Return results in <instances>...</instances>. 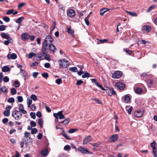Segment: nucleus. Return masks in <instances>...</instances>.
<instances>
[{
	"instance_id": "5",
	"label": "nucleus",
	"mask_w": 157,
	"mask_h": 157,
	"mask_svg": "<svg viewBox=\"0 0 157 157\" xmlns=\"http://www.w3.org/2000/svg\"><path fill=\"white\" fill-rule=\"evenodd\" d=\"M21 36L22 40L24 41L28 40L30 37V35L27 33H22Z\"/></svg>"
},
{
	"instance_id": "29",
	"label": "nucleus",
	"mask_w": 157,
	"mask_h": 157,
	"mask_svg": "<svg viewBox=\"0 0 157 157\" xmlns=\"http://www.w3.org/2000/svg\"><path fill=\"white\" fill-rule=\"evenodd\" d=\"M127 12L128 14L129 15L132 16L136 17L137 16V14L131 11H127Z\"/></svg>"
},
{
	"instance_id": "16",
	"label": "nucleus",
	"mask_w": 157,
	"mask_h": 157,
	"mask_svg": "<svg viewBox=\"0 0 157 157\" xmlns=\"http://www.w3.org/2000/svg\"><path fill=\"white\" fill-rule=\"evenodd\" d=\"M7 57L9 59H14L17 58V55L16 54L14 53L11 54H9L7 56Z\"/></svg>"
},
{
	"instance_id": "10",
	"label": "nucleus",
	"mask_w": 157,
	"mask_h": 157,
	"mask_svg": "<svg viewBox=\"0 0 157 157\" xmlns=\"http://www.w3.org/2000/svg\"><path fill=\"white\" fill-rule=\"evenodd\" d=\"M48 48L49 50L53 53H54L57 50L55 46L53 44H49L48 45Z\"/></svg>"
},
{
	"instance_id": "23",
	"label": "nucleus",
	"mask_w": 157,
	"mask_h": 157,
	"mask_svg": "<svg viewBox=\"0 0 157 157\" xmlns=\"http://www.w3.org/2000/svg\"><path fill=\"white\" fill-rule=\"evenodd\" d=\"M148 87H151L153 84V80L148 79L146 81Z\"/></svg>"
},
{
	"instance_id": "40",
	"label": "nucleus",
	"mask_w": 157,
	"mask_h": 157,
	"mask_svg": "<svg viewBox=\"0 0 157 157\" xmlns=\"http://www.w3.org/2000/svg\"><path fill=\"white\" fill-rule=\"evenodd\" d=\"M3 114L6 116H9L10 114V111L5 110L3 112Z\"/></svg>"
},
{
	"instance_id": "7",
	"label": "nucleus",
	"mask_w": 157,
	"mask_h": 157,
	"mask_svg": "<svg viewBox=\"0 0 157 157\" xmlns=\"http://www.w3.org/2000/svg\"><path fill=\"white\" fill-rule=\"evenodd\" d=\"M47 46H48L47 45L46 43H42L41 51L42 54L44 56L47 54Z\"/></svg>"
},
{
	"instance_id": "35",
	"label": "nucleus",
	"mask_w": 157,
	"mask_h": 157,
	"mask_svg": "<svg viewBox=\"0 0 157 157\" xmlns=\"http://www.w3.org/2000/svg\"><path fill=\"white\" fill-rule=\"evenodd\" d=\"M107 11L105 8H103L100 10V14L101 15H103L104 13Z\"/></svg>"
},
{
	"instance_id": "58",
	"label": "nucleus",
	"mask_w": 157,
	"mask_h": 157,
	"mask_svg": "<svg viewBox=\"0 0 157 157\" xmlns=\"http://www.w3.org/2000/svg\"><path fill=\"white\" fill-rule=\"evenodd\" d=\"M14 12V10L13 9L9 10L8 11L6 12V14L7 15H9L10 14H11L13 13Z\"/></svg>"
},
{
	"instance_id": "63",
	"label": "nucleus",
	"mask_w": 157,
	"mask_h": 157,
	"mask_svg": "<svg viewBox=\"0 0 157 157\" xmlns=\"http://www.w3.org/2000/svg\"><path fill=\"white\" fill-rule=\"evenodd\" d=\"M24 135H25V136H24V137H26L27 138L28 137L30 136V133H29L27 132H25Z\"/></svg>"
},
{
	"instance_id": "61",
	"label": "nucleus",
	"mask_w": 157,
	"mask_h": 157,
	"mask_svg": "<svg viewBox=\"0 0 157 157\" xmlns=\"http://www.w3.org/2000/svg\"><path fill=\"white\" fill-rule=\"evenodd\" d=\"M64 149L66 151H68L70 149V146L69 145H67L64 146Z\"/></svg>"
},
{
	"instance_id": "50",
	"label": "nucleus",
	"mask_w": 157,
	"mask_h": 157,
	"mask_svg": "<svg viewBox=\"0 0 157 157\" xmlns=\"http://www.w3.org/2000/svg\"><path fill=\"white\" fill-rule=\"evenodd\" d=\"M42 76L44 78H47L48 76V75L47 73H44L42 74Z\"/></svg>"
},
{
	"instance_id": "25",
	"label": "nucleus",
	"mask_w": 157,
	"mask_h": 157,
	"mask_svg": "<svg viewBox=\"0 0 157 157\" xmlns=\"http://www.w3.org/2000/svg\"><path fill=\"white\" fill-rule=\"evenodd\" d=\"M135 91L136 94H140L142 93V89L138 87L135 90Z\"/></svg>"
},
{
	"instance_id": "8",
	"label": "nucleus",
	"mask_w": 157,
	"mask_h": 157,
	"mask_svg": "<svg viewBox=\"0 0 157 157\" xmlns=\"http://www.w3.org/2000/svg\"><path fill=\"white\" fill-rule=\"evenodd\" d=\"M106 92L109 96H111L113 95H116V93L113 88H108L105 89Z\"/></svg>"
},
{
	"instance_id": "18",
	"label": "nucleus",
	"mask_w": 157,
	"mask_h": 157,
	"mask_svg": "<svg viewBox=\"0 0 157 157\" xmlns=\"http://www.w3.org/2000/svg\"><path fill=\"white\" fill-rule=\"evenodd\" d=\"M151 29V26L148 25L144 26L142 28L143 31H146L147 32H149Z\"/></svg>"
},
{
	"instance_id": "17",
	"label": "nucleus",
	"mask_w": 157,
	"mask_h": 157,
	"mask_svg": "<svg viewBox=\"0 0 157 157\" xmlns=\"http://www.w3.org/2000/svg\"><path fill=\"white\" fill-rule=\"evenodd\" d=\"M1 36L3 38L7 40L11 39V38L9 37V34L8 33H1Z\"/></svg>"
},
{
	"instance_id": "55",
	"label": "nucleus",
	"mask_w": 157,
	"mask_h": 157,
	"mask_svg": "<svg viewBox=\"0 0 157 157\" xmlns=\"http://www.w3.org/2000/svg\"><path fill=\"white\" fill-rule=\"evenodd\" d=\"M30 115L31 116V117L33 119H35L36 118V115L35 113L34 112H31L30 113Z\"/></svg>"
},
{
	"instance_id": "53",
	"label": "nucleus",
	"mask_w": 157,
	"mask_h": 157,
	"mask_svg": "<svg viewBox=\"0 0 157 157\" xmlns=\"http://www.w3.org/2000/svg\"><path fill=\"white\" fill-rule=\"evenodd\" d=\"M3 19L6 22H8L10 21V18L7 17H3Z\"/></svg>"
},
{
	"instance_id": "9",
	"label": "nucleus",
	"mask_w": 157,
	"mask_h": 157,
	"mask_svg": "<svg viewBox=\"0 0 157 157\" xmlns=\"http://www.w3.org/2000/svg\"><path fill=\"white\" fill-rule=\"evenodd\" d=\"M67 14L69 17H72L75 16V13L74 10L70 9L67 11Z\"/></svg>"
},
{
	"instance_id": "60",
	"label": "nucleus",
	"mask_w": 157,
	"mask_h": 157,
	"mask_svg": "<svg viewBox=\"0 0 157 157\" xmlns=\"http://www.w3.org/2000/svg\"><path fill=\"white\" fill-rule=\"evenodd\" d=\"M155 7V6L154 5H153L149 7L148 9L147 10V12H150L153 8H154Z\"/></svg>"
},
{
	"instance_id": "2",
	"label": "nucleus",
	"mask_w": 157,
	"mask_h": 157,
	"mask_svg": "<svg viewBox=\"0 0 157 157\" xmlns=\"http://www.w3.org/2000/svg\"><path fill=\"white\" fill-rule=\"evenodd\" d=\"M59 65L63 68L67 67L69 65V61L65 59H62L59 60Z\"/></svg>"
},
{
	"instance_id": "26",
	"label": "nucleus",
	"mask_w": 157,
	"mask_h": 157,
	"mask_svg": "<svg viewBox=\"0 0 157 157\" xmlns=\"http://www.w3.org/2000/svg\"><path fill=\"white\" fill-rule=\"evenodd\" d=\"M27 102L28 107H29L32 103V100L30 98H27Z\"/></svg>"
},
{
	"instance_id": "49",
	"label": "nucleus",
	"mask_w": 157,
	"mask_h": 157,
	"mask_svg": "<svg viewBox=\"0 0 157 157\" xmlns=\"http://www.w3.org/2000/svg\"><path fill=\"white\" fill-rule=\"evenodd\" d=\"M18 101L20 102H22L23 101V98L21 96H18L17 97Z\"/></svg>"
},
{
	"instance_id": "24",
	"label": "nucleus",
	"mask_w": 157,
	"mask_h": 157,
	"mask_svg": "<svg viewBox=\"0 0 157 157\" xmlns=\"http://www.w3.org/2000/svg\"><path fill=\"white\" fill-rule=\"evenodd\" d=\"M10 70V68L7 66H4L2 68V71L3 72H7Z\"/></svg>"
},
{
	"instance_id": "38",
	"label": "nucleus",
	"mask_w": 157,
	"mask_h": 157,
	"mask_svg": "<svg viewBox=\"0 0 157 157\" xmlns=\"http://www.w3.org/2000/svg\"><path fill=\"white\" fill-rule=\"evenodd\" d=\"M62 135L67 140H70L69 137L68 136L67 134L65 133L64 132H62Z\"/></svg>"
},
{
	"instance_id": "4",
	"label": "nucleus",
	"mask_w": 157,
	"mask_h": 157,
	"mask_svg": "<svg viewBox=\"0 0 157 157\" xmlns=\"http://www.w3.org/2000/svg\"><path fill=\"white\" fill-rule=\"evenodd\" d=\"M54 40L51 36L48 35L47 36L43 43H46L47 45L48 46V42L50 44H53Z\"/></svg>"
},
{
	"instance_id": "51",
	"label": "nucleus",
	"mask_w": 157,
	"mask_h": 157,
	"mask_svg": "<svg viewBox=\"0 0 157 157\" xmlns=\"http://www.w3.org/2000/svg\"><path fill=\"white\" fill-rule=\"evenodd\" d=\"M44 56H45L44 59H45L47 60L48 61H50L51 60V59L50 58L49 55H48L47 54L45 55Z\"/></svg>"
},
{
	"instance_id": "64",
	"label": "nucleus",
	"mask_w": 157,
	"mask_h": 157,
	"mask_svg": "<svg viewBox=\"0 0 157 157\" xmlns=\"http://www.w3.org/2000/svg\"><path fill=\"white\" fill-rule=\"evenodd\" d=\"M50 64L48 63H46L44 64V66L46 68H49L50 67Z\"/></svg>"
},
{
	"instance_id": "54",
	"label": "nucleus",
	"mask_w": 157,
	"mask_h": 157,
	"mask_svg": "<svg viewBox=\"0 0 157 157\" xmlns=\"http://www.w3.org/2000/svg\"><path fill=\"white\" fill-rule=\"evenodd\" d=\"M37 130L36 128H33L32 129L31 132V134H33L36 133L37 132Z\"/></svg>"
},
{
	"instance_id": "31",
	"label": "nucleus",
	"mask_w": 157,
	"mask_h": 157,
	"mask_svg": "<svg viewBox=\"0 0 157 157\" xmlns=\"http://www.w3.org/2000/svg\"><path fill=\"white\" fill-rule=\"evenodd\" d=\"M156 142L155 141H153L152 142L151 144V146L152 148V150H155Z\"/></svg>"
},
{
	"instance_id": "34",
	"label": "nucleus",
	"mask_w": 157,
	"mask_h": 157,
	"mask_svg": "<svg viewBox=\"0 0 157 157\" xmlns=\"http://www.w3.org/2000/svg\"><path fill=\"white\" fill-rule=\"evenodd\" d=\"M24 19V18L23 17H21L19 18L18 19H17L15 21V22L17 23H21L22 20Z\"/></svg>"
},
{
	"instance_id": "22",
	"label": "nucleus",
	"mask_w": 157,
	"mask_h": 157,
	"mask_svg": "<svg viewBox=\"0 0 157 157\" xmlns=\"http://www.w3.org/2000/svg\"><path fill=\"white\" fill-rule=\"evenodd\" d=\"M48 153V150L47 149H44L42 150L41 152V155L44 156H46Z\"/></svg>"
},
{
	"instance_id": "12",
	"label": "nucleus",
	"mask_w": 157,
	"mask_h": 157,
	"mask_svg": "<svg viewBox=\"0 0 157 157\" xmlns=\"http://www.w3.org/2000/svg\"><path fill=\"white\" fill-rule=\"evenodd\" d=\"M91 140L92 139L90 135L85 137L83 140V144L84 145L87 144L88 143L91 141Z\"/></svg>"
},
{
	"instance_id": "37",
	"label": "nucleus",
	"mask_w": 157,
	"mask_h": 157,
	"mask_svg": "<svg viewBox=\"0 0 157 157\" xmlns=\"http://www.w3.org/2000/svg\"><path fill=\"white\" fill-rule=\"evenodd\" d=\"M124 51L129 55H131L133 52L132 51L128 50L127 48H124Z\"/></svg>"
},
{
	"instance_id": "62",
	"label": "nucleus",
	"mask_w": 157,
	"mask_h": 157,
	"mask_svg": "<svg viewBox=\"0 0 157 157\" xmlns=\"http://www.w3.org/2000/svg\"><path fill=\"white\" fill-rule=\"evenodd\" d=\"M3 80L5 82H7L9 80V78L7 76H5L3 78Z\"/></svg>"
},
{
	"instance_id": "1",
	"label": "nucleus",
	"mask_w": 157,
	"mask_h": 157,
	"mask_svg": "<svg viewBox=\"0 0 157 157\" xmlns=\"http://www.w3.org/2000/svg\"><path fill=\"white\" fill-rule=\"evenodd\" d=\"M12 116L16 120H19L21 117V113L18 110H14L12 113Z\"/></svg>"
},
{
	"instance_id": "27",
	"label": "nucleus",
	"mask_w": 157,
	"mask_h": 157,
	"mask_svg": "<svg viewBox=\"0 0 157 157\" xmlns=\"http://www.w3.org/2000/svg\"><path fill=\"white\" fill-rule=\"evenodd\" d=\"M70 71L74 72H77L78 71V69L76 67H73L70 68L69 69Z\"/></svg>"
},
{
	"instance_id": "15",
	"label": "nucleus",
	"mask_w": 157,
	"mask_h": 157,
	"mask_svg": "<svg viewBox=\"0 0 157 157\" xmlns=\"http://www.w3.org/2000/svg\"><path fill=\"white\" fill-rule=\"evenodd\" d=\"M1 87V84H0V94L3 92L4 94L7 93L8 92L7 89L5 86H2Z\"/></svg>"
},
{
	"instance_id": "13",
	"label": "nucleus",
	"mask_w": 157,
	"mask_h": 157,
	"mask_svg": "<svg viewBox=\"0 0 157 157\" xmlns=\"http://www.w3.org/2000/svg\"><path fill=\"white\" fill-rule=\"evenodd\" d=\"M118 139V136L117 134H114L111 136L109 141L112 142L116 141Z\"/></svg>"
},
{
	"instance_id": "43",
	"label": "nucleus",
	"mask_w": 157,
	"mask_h": 157,
	"mask_svg": "<svg viewBox=\"0 0 157 157\" xmlns=\"http://www.w3.org/2000/svg\"><path fill=\"white\" fill-rule=\"evenodd\" d=\"M77 131V129L76 128L71 129L68 131V132L69 133H74Z\"/></svg>"
},
{
	"instance_id": "46",
	"label": "nucleus",
	"mask_w": 157,
	"mask_h": 157,
	"mask_svg": "<svg viewBox=\"0 0 157 157\" xmlns=\"http://www.w3.org/2000/svg\"><path fill=\"white\" fill-rule=\"evenodd\" d=\"M91 100H94L96 102H97L99 104H101L102 103L99 100L94 98H91Z\"/></svg>"
},
{
	"instance_id": "41",
	"label": "nucleus",
	"mask_w": 157,
	"mask_h": 157,
	"mask_svg": "<svg viewBox=\"0 0 157 157\" xmlns=\"http://www.w3.org/2000/svg\"><path fill=\"white\" fill-rule=\"evenodd\" d=\"M14 99L13 98H9L8 100L7 101L8 102L12 103L14 102Z\"/></svg>"
},
{
	"instance_id": "48",
	"label": "nucleus",
	"mask_w": 157,
	"mask_h": 157,
	"mask_svg": "<svg viewBox=\"0 0 157 157\" xmlns=\"http://www.w3.org/2000/svg\"><path fill=\"white\" fill-rule=\"evenodd\" d=\"M6 26L3 25L0 26V31H3L5 30L6 29Z\"/></svg>"
},
{
	"instance_id": "47",
	"label": "nucleus",
	"mask_w": 157,
	"mask_h": 157,
	"mask_svg": "<svg viewBox=\"0 0 157 157\" xmlns=\"http://www.w3.org/2000/svg\"><path fill=\"white\" fill-rule=\"evenodd\" d=\"M64 123L65 125L68 124L70 122V119L69 118H66L64 121Z\"/></svg>"
},
{
	"instance_id": "20",
	"label": "nucleus",
	"mask_w": 157,
	"mask_h": 157,
	"mask_svg": "<svg viewBox=\"0 0 157 157\" xmlns=\"http://www.w3.org/2000/svg\"><path fill=\"white\" fill-rule=\"evenodd\" d=\"M21 72L22 73V75L24 77L25 80L26 78H29V76L27 73L24 70L22 69H21Z\"/></svg>"
},
{
	"instance_id": "44",
	"label": "nucleus",
	"mask_w": 157,
	"mask_h": 157,
	"mask_svg": "<svg viewBox=\"0 0 157 157\" xmlns=\"http://www.w3.org/2000/svg\"><path fill=\"white\" fill-rule=\"evenodd\" d=\"M11 91L12 94L13 95H14L16 94L17 93L16 90L14 88H12L11 89Z\"/></svg>"
},
{
	"instance_id": "36",
	"label": "nucleus",
	"mask_w": 157,
	"mask_h": 157,
	"mask_svg": "<svg viewBox=\"0 0 157 157\" xmlns=\"http://www.w3.org/2000/svg\"><path fill=\"white\" fill-rule=\"evenodd\" d=\"M130 98L129 96L126 95L124 98V100L127 103L129 101Z\"/></svg>"
},
{
	"instance_id": "3",
	"label": "nucleus",
	"mask_w": 157,
	"mask_h": 157,
	"mask_svg": "<svg viewBox=\"0 0 157 157\" xmlns=\"http://www.w3.org/2000/svg\"><path fill=\"white\" fill-rule=\"evenodd\" d=\"M63 111L58 112L57 113H54L53 116L55 118H59L60 119H64L65 118L64 116L62 114Z\"/></svg>"
},
{
	"instance_id": "56",
	"label": "nucleus",
	"mask_w": 157,
	"mask_h": 157,
	"mask_svg": "<svg viewBox=\"0 0 157 157\" xmlns=\"http://www.w3.org/2000/svg\"><path fill=\"white\" fill-rule=\"evenodd\" d=\"M30 124L31 126L33 127H35L36 125V123L33 121H31L30 123Z\"/></svg>"
},
{
	"instance_id": "32",
	"label": "nucleus",
	"mask_w": 157,
	"mask_h": 157,
	"mask_svg": "<svg viewBox=\"0 0 157 157\" xmlns=\"http://www.w3.org/2000/svg\"><path fill=\"white\" fill-rule=\"evenodd\" d=\"M20 82L18 81H15L14 82V86L16 88L20 86Z\"/></svg>"
},
{
	"instance_id": "11",
	"label": "nucleus",
	"mask_w": 157,
	"mask_h": 157,
	"mask_svg": "<svg viewBox=\"0 0 157 157\" xmlns=\"http://www.w3.org/2000/svg\"><path fill=\"white\" fill-rule=\"evenodd\" d=\"M115 86L117 88L120 90L123 89L125 87L124 84L120 82H118L116 83Z\"/></svg>"
},
{
	"instance_id": "6",
	"label": "nucleus",
	"mask_w": 157,
	"mask_h": 157,
	"mask_svg": "<svg viewBox=\"0 0 157 157\" xmlns=\"http://www.w3.org/2000/svg\"><path fill=\"white\" fill-rule=\"evenodd\" d=\"M122 75V73L121 71H117L113 73L112 77L114 78H117L121 77Z\"/></svg>"
},
{
	"instance_id": "42",
	"label": "nucleus",
	"mask_w": 157,
	"mask_h": 157,
	"mask_svg": "<svg viewBox=\"0 0 157 157\" xmlns=\"http://www.w3.org/2000/svg\"><path fill=\"white\" fill-rule=\"evenodd\" d=\"M36 54L33 52H30L29 54L28 58L29 59L31 58L33 56H35Z\"/></svg>"
},
{
	"instance_id": "21",
	"label": "nucleus",
	"mask_w": 157,
	"mask_h": 157,
	"mask_svg": "<svg viewBox=\"0 0 157 157\" xmlns=\"http://www.w3.org/2000/svg\"><path fill=\"white\" fill-rule=\"evenodd\" d=\"M79 150L81 152L83 153L84 154H89L90 152L87 150V149H85L84 148L82 147H80L79 148Z\"/></svg>"
},
{
	"instance_id": "30",
	"label": "nucleus",
	"mask_w": 157,
	"mask_h": 157,
	"mask_svg": "<svg viewBox=\"0 0 157 157\" xmlns=\"http://www.w3.org/2000/svg\"><path fill=\"white\" fill-rule=\"evenodd\" d=\"M90 144H91L93 146L95 147H98L101 144V143L100 142H98L97 143H90Z\"/></svg>"
},
{
	"instance_id": "14",
	"label": "nucleus",
	"mask_w": 157,
	"mask_h": 157,
	"mask_svg": "<svg viewBox=\"0 0 157 157\" xmlns=\"http://www.w3.org/2000/svg\"><path fill=\"white\" fill-rule=\"evenodd\" d=\"M134 114L135 117H140L142 116L143 113L142 111L138 110L135 111L134 113Z\"/></svg>"
},
{
	"instance_id": "59",
	"label": "nucleus",
	"mask_w": 157,
	"mask_h": 157,
	"mask_svg": "<svg viewBox=\"0 0 157 157\" xmlns=\"http://www.w3.org/2000/svg\"><path fill=\"white\" fill-rule=\"evenodd\" d=\"M96 86H98V87H100V88H101L102 90H105V89H104V88L103 87H102V85H101V84H99L98 83H97V85H96Z\"/></svg>"
},
{
	"instance_id": "19",
	"label": "nucleus",
	"mask_w": 157,
	"mask_h": 157,
	"mask_svg": "<svg viewBox=\"0 0 157 157\" xmlns=\"http://www.w3.org/2000/svg\"><path fill=\"white\" fill-rule=\"evenodd\" d=\"M19 111L21 112L24 114H26L27 113V111L24 109V107L23 105L20 104L19 108Z\"/></svg>"
},
{
	"instance_id": "45",
	"label": "nucleus",
	"mask_w": 157,
	"mask_h": 157,
	"mask_svg": "<svg viewBox=\"0 0 157 157\" xmlns=\"http://www.w3.org/2000/svg\"><path fill=\"white\" fill-rule=\"evenodd\" d=\"M56 82L57 84L59 85L62 83V80L60 78H57L56 80Z\"/></svg>"
},
{
	"instance_id": "57",
	"label": "nucleus",
	"mask_w": 157,
	"mask_h": 157,
	"mask_svg": "<svg viewBox=\"0 0 157 157\" xmlns=\"http://www.w3.org/2000/svg\"><path fill=\"white\" fill-rule=\"evenodd\" d=\"M90 76V74L88 73H86L83 75L82 76V77L83 78H86V77H89Z\"/></svg>"
},
{
	"instance_id": "33",
	"label": "nucleus",
	"mask_w": 157,
	"mask_h": 157,
	"mask_svg": "<svg viewBox=\"0 0 157 157\" xmlns=\"http://www.w3.org/2000/svg\"><path fill=\"white\" fill-rule=\"evenodd\" d=\"M30 98L31 99H32L33 101H36L37 100V96L35 94H34L31 95Z\"/></svg>"
},
{
	"instance_id": "28",
	"label": "nucleus",
	"mask_w": 157,
	"mask_h": 157,
	"mask_svg": "<svg viewBox=\"0 0 157 157\" xmlns=\"http://www.w3.org/2000/svg\"><path fill=\"white\" fill-rule=\"evenodd\" d=\"M43 120L42 119L40 118L38 120V124L39 125L41 128L43 127Z\"/></svg>"
},
{
	"instance_id": "39",
	"label": "nucleus",
	"mask_w": 157,
	"mask_h": 157,
	"mask_svg": "<svg viewBox=\"0 0 157 157\" xmlns=\"http://www.w3.org/2000/svg\"><path fill=\"white\" fill-rule=\"evenodd\" d=\"M89 16H87L85 18V19H84L85 23L87 25H89V21L88 20V19H89Z\"/></svg>"
},
{
	"instance_id": "52",
	"label": "nucleus",
	"mask_w": 157,
	"mask_h": 157,
	"mask_svg": "<svg viewBox=\"0 0 157 157\" xmlns=\"http://www.w3.org/2000/svg\"><path fill=\"white\" fill-rule=\"evenodd\" d=\"M42 54H36L35 56L37 58H38L39 59H41L42 56Z\"/></svg>"
}]
</instances>
